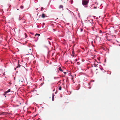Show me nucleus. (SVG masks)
Wrapping results in <instances>:
<instances>
[{
    "label": "nucleus",
    "instance_id": "nucleus-38",
    "mask_svg": "<svg viewBox=\"0 0 120 120\" xmlns=\"http://www.w3.org/2000/svg\"><path fill=\"white\" fill-rule=\"evenodd\" d=\"M107 32V31H106L105 32H106H106Z\"/></svg>",
    "mask_w": 120,
    "mask_h": 120
},
{
    "label": "nucleus",
    "instance_id": "nucleus-32",
    "mask_svg": "<svg viewBox=\"0 0 120 120\" xmlns=\"http://www.w3.org/2000/svg\"><path fill=\"white\" fill-rule=\"evenodd\" d=\"M79 62H78L77 63L78 64H79Z\"/></svg>",
    "mask_w": 120,
    "mask_h": 120
},
{
    "label": "nucleus",
    "instance_id": "nucleus-6",
    "mask_svg": "<svg viewBox=\"0 0 120 120\" xmlns=\"http://www.w3.org/2000/svg\"><path fill=\"white\" fill-rule=\"evenodd\" d=\"M63 6L62 5H60V6L59 7V8L60 9V8H62V10H63Z\"/></svg>",
    "mask_w": 120,
    "mask_h": 120
},
{
    "label": "nucleus",
    "instance_id": "nucleus-16",
    "mask_svg": "<svg viewBox=\"0 0 120 120\" xmlns=\"http://www.w3.org/2000/svg\"><path fill=\"white\" fill-rule=\"evenodd\" d=\"M59 89L60 90H61V86H60L59 88Z\"/></svg>",
    "mask_w": 120,
    "mask_h": 120
},
{
    "label": "nucleus",
    "instance_id": "nucleus-39",
    "mask_svg": "<svg viewBox=\"0 0 120 120\" xmlns=\"http://www.w3.org/2000/svg\"><path fill=\"white\" fill-rule=\"evenodd\" d=\"M17 10H19V9H17Z\"/></svg>",
    "mask_w": 120,
    "mask_h": 120
},
{
    "label": "nucleus",
    "instance_id": "nucleus-25",
    "mask_svg": "<svg viewBox=\"0 0 120 120\" xmlns=\"http://www.w3.org/2000/svg\"><path fill=\"white\" fill-rule=\"evenodd\" d=\"M83 30V29L82 28H81V30Z\"/></svg>",
    "mask_w": 120,
    "mask_h": 120
},
{
    "label": "nucleus",
    "instance_id": "nucleus-19",
    "mask_svg": "<svg viewBox=\"0 0 120 120\" xmlns=\"http://www.w3.org/2000/svg\"><path fill=\"white\" fill-rule=\"evenodd\" d=\"M97 8V7H94V9H96Z\"/></svg>",
    "mask_w": 120,
    "mask_h": 120
},
{
    "label": "nucleus",
    "instance_id": "nucleus-15",
    "mask_svg": "<svg viewBox=\"0 0 120 120\" xmlns=\"http://www.w3.org/2000/svg\"><path fill=\"white\" fill-rule=\"evenodd\" d=\"M44 9V8L43 7H42L41 8V11H43V10Z\"/></svg>",
    "mask_w": 120,
    "mask_h": 120
},
{
    "label": "nucleus",
    "instance_id": "nucleus-28",
    "mask_svg": "<svg viewBox=\"0 0 120 120\" xmlns=\"http://www.w3.org/2000/svg\"><path fill=\"white\" fill-rule=\"evenodd\" d=\"M38 8H37L36 9V10H38Z\"/></svg>",
    "mask_w": 120,
    "mask_h": 120
},
{
    "label": "nucleus",
    "instance_id": "nucleus-11",
    "mask_svg": "<svg viewBox=\"0 0 120 120\" xmlns=\"http://www.w3.org/2000/svg\"><path fill=\"white\" fill-rule=\"evenodd\" d=\"M70 2L71 4H72L73 3V1L72 0H70Z\"/></svg>",
    "mask_w": 120,
    "mask_h": 120
},
{
    "label": "nucleus",
    "instance_id": "nucleus-30",
    "mask_svg": "<svg viewBox=\"0 0 120 120\" xmlns=\"http://www.w3.org/2000/svg\"><path fill=\"white\" fill-rule=\"evenodd\" d=\"M67 10H68L69 11V10H68V8H67Z\"/></svg>",
    "mask_w": 120,
    "mask_h": 120
},
{
    "label": "nucleus",
    "instance_id": "nucleus-18",
    "mask_svg": "<svg viewBox=\"0 0 120 120\" xmlns=\"http://www.w3.org/2000/svg\"><path fill=\"white\" fill-rule=\"evenodd\" d=\"M74 51H73L72 52V54H74Z\"/></svg>",
    "mask_w": 120,
    "mask_h": 120
},
{
    "label": "nucleus",
    "instance_id": "nucleus-34",
    "mask_svg": "<svg viewBox=\"0 0 120 120\" xmlns=\"http://www.w3.org/2000/svg\"><path fill=\"white\" fill-rule=\"evenodd\" d=\"M92 67H93V65H92Z\"/></svg>",
    "mask_w": 120,
    "mask_h": 120
},
{
    "label": "nucleus",
    "instance_id": "nucleus-41",
    "mask_svg": "<svg viewBox=\"0 0 120 120\" xmlns=\"http://www.w3.org/2000/svg\"><path fill=\"white\" fill-rule=\"evenodd\" d=\"M6 97V96H5V97Z\"/></svg>",
    "mask_w": 120,
    "mask_h": 120
},
{
    "label": "nucleus",
    "instance_id": "nucleus-20",
    "mask_svg": "<svg viewBox=\"0 0 120 120\" xmlns=\"http://www.w3.org/2000/svg\"><path fill=\"white\" fill-rule=\"evenodd\" d=\"M64 73L65 74H66V72H64Z\"/></svg>",
    "mask_w": 120,
    "mask_h": 120
},
{
    "label": "nucleus",
    "instance_id": "nucleus-22",
    "mask_svg": "<svg viewBox=\"0 0 120 120\" xmlns=\"http://www.w3.org/2000/svg\"><path fill=\"white\" fill-rule=\"evenodd\" d=\"M4 112H2V113H1V114H4Z\"/></svg>",
    "mask_w": 120,
    "mask_h": 120
},
{
    "label": "nucleus",
    "instance_id": "nucleus-7",
    "mask_svg": "<svg viewBox=\"0 0 120 120\" xmlns=\"http://www.w3.org/2000/svg\"><path fill=\"white\" fill-rule=\"evenodd\" d=\"M98 65V64H97L95 63L94 64V66L95 67H97Z\"/></svg>",
    "mask_w": 120,
    "mask_h": 120
},
{
    "label": "nucleus",
    "instance_id": "nucleus-2",
    "mask_svg": "<svg viewBox=\"0 0 120 120\" xmlns=\"http://www.w3.org/2000/svg\"><path fill=\"white\" fill-rule=\"evenodd\" d=\"M41 16L43 18H44L45 17H47V16H45V14L43 13L42 14Z\"/></svg>",
    "mask_w": 120,
    "mask_h": 120
},
{
    "label": "nucleus",
    "instance_id": "nucleus-17",
    "mask_svg": "<svg viewBox=\"0 0 120 120\" xmlns=\"http://www.w3.org/2000/svg\"><path fill=\"white\" fill-rule=\"evenodd\" d=\"M25 36H25V38H26L27 37V35L26 34V33H25Z\"/></svg>",
    "mask_w": 120,
    "mask_h": 120
},
{
    "label": "nucleus",
    "instance_id": "nucleus-44",
    "mask_svg": "<svg viewBox=\"0 0 120 120\" xmlns=\"http://www.w3.org/2000/svg\"><path fill=\"white\" fill-rule=\"evenodd\" d=\"M96 70H98V69H96Z\"/></svg>",
    "mask_w": 120,
    "mask_h": 120
},
{
    "label": "nucleus",
    "instance_id": "nucleus-27",
    "mask_svg": "<svg viewBox=\"0 0 120 120\" xmlns=\"http://www.w3.org/2000/svg\"><path fill=\"white\" fill-rule=\"evenodd\" d=\"M49 44H50V42L49 41Z\"/></svg>",
    "mask_w": 120,
    "mask_h": 120
},
{
    "label": "nucleus",
    "instance_id": "nucleus-43",
    "mask_svg": "<svg viewBox=\"0 0 120 120\" xmlns=\"http://www.w3.org/2000/svg\"><path fill=\"white\" fill-rule=\"evenodd\" d=\"M93 16L94 17H95V16Z\"/></svg>",
    "mask_w": 120,
    "mask_h": 120
},
{
    "label": "nucleus",
    "instance_id": "nucleus-13",
    "mask_svg": "<svg viewBox=\"0 0 120 120\" xmlns=\"http://www.w3.org/2000/svg\"><path fill=\"white\" fill-rule=\"evenodd\" d=\"M45 24L43 22V23H42V28H43L44 27V26H43L45 25Z\"/></svg>",
    "mask_w": 120,
    "mask_h": 120
},
{
    "label": "nucleus",
    "instance_id": "nucleus-23",
    "mask_svg": "<svg viewBox=\"0 0 120 120\" xmlns=\"http://www.w3.org/2000/svg\"><path fill=\"white\" fill-rule=\"evenodd\" d=\"M78 15H79V17H80V15H79V13H78Z\"/></svg>",
    "mask_w": 120,
    "mask_h": 120
},
{
    "label": "nucleus",
    "instance_id": "nucleus-42",
    "mask_svg": "<svg viewBox=\"0 0 120 120\" xmlns=\"http://www.w3.org/2000/svg\"><path fill=\"white\" fill-rule=\"evenodd\" d=\"M92 5H94V4H92Z\"/></svg>",
    "mask_w": 120,
    "mask_h": 120
},
{
    "label": "nucleus",
    "instance_id": "nucleus-24",
    "mask_svg": "<svg viewBox=\"0 0 120 120\" xmlns=\"http://www.w3.org/2000/svg\"><path fill=\"white\" fill-rule=\"evenodd\" d=\"M69 23H67V25H69Z\"/></svg>",
    "mask_w": 120,
    "mask_h": 120
},
{
    "label": "nucleus",
    "instance_id": "nucleus-21",
    "mask_svg": "<svg viewBox=\"0 0 120 120\" xmlns=\"http://www.w3.org/2000/svg\"><path fill=\"white\" fill-rule=\"evenodd\" d=\"M20 17L19 16V20H20H20H21V19H20Z\"/></svg>",
    "mask_w": 120,
    "mask_h": 120
},
{
    "label": "nucleus",
    "instance_id": "nucleus-31",
    "mask_svg": "<svg viewBox=\"0 0 120 120\" xmlns=\"http://www.w3.org/2000/svg\"><path fill=\"white\" fill-rule=\"evenodd\" d=\"M79 62H78L77 63L78 64H79Z\"/></svg>",
    "mask_w": 120,
    "mask_h": 120
},
{
    "label": "nucleus",
    "instance_id": "nucleus-40",
    "mask_svg": "<svg viewBox=\"0 0 120 120\" xmlns=\"http://www.w3.org/2000/svg\"><path fill=\"white\" fill-rule=\"evenodd\" d=\"M119 46H120V44L119 45Z\"/></svg>",
    "mask_w": 120,
    "mask_h": 120
},
{
    "label": "nucleus",
    "instance_id": "nucleus-1",
    "mask_svg": "<svg viewBox=\"0 0 120 120\" xmlns=\"http://www.w3.org/2000/svg\"><path fill=\"white\" fill-rule=\"evenodd\" d=\"M89 2V0L87 1L86 0H82V4L85 8L87 7V5Z\"/></svg>",
    "mask_w": 120,
    "mask_h": 120
},
{
    "label": "nucleus",
    "instance_id": "nucleus-37",
    "mask_svg": "<svg viewBox=\"0 0 120 120\" xmlns=\"http://www.w3.org/2000/svg\"><path fill=\"white\" fill-rule=\"evenodd\" d=\"M109 32H110V31H109Z\"/></svg>",
    "mask_w": 120,
    "mask_h": 120
},
{
    "label": "nucleus",
    "instance_id": "nucleus-9",
    "mask_svg": "<svg viewBox=\"0 0 120 120\" xmlns=\"http://www.w3.org/2000/svg\"><path fill=\"white\" fill-rule=\"evenodd\" d=\"M23 8L24 7L23 6L21 5L20 6V8L22 9H23Z\"/></svg>",
    "mask_w": 120,
    "mask_h": 120
},
{
    "label": "nucleus",
    "instance_id": "nucleus-4",
    "mask_svg": "<svg viewBox=\"0 0 120 120\" xmlns=\"http://www.w3.org/2000/svg\"><path fill=\"white\" fill-rule=\"evenodd\" d=\"M19 60L18 61V66L16 67V68H19L20 67V66H21V65H20L19 64Z\"/></svg>",
    "mask_w": 120,
    "mask_h": 120
},
{
    "label": "nucleus",
    "instance_id": "nucleus-33",
    "mask_svg": "<svg viewBox=\"0 0 120 120\" xmlns=\"http://www.w3.org/2000/svg\"><path fill=\"white\" fill-rule=\"evenodd\" d=\"M53 30H55V29H53Z\"/></svg>",
    "mask_w": 120,
    "mask_h": 120
},
{
    "label": "nucleus",
    "instance_id": "nucleus-26",
    "mask_svg": "<svg viewBox=\"0 0 120 120\" xmlns=\"http://www.w3.org/2000/svg\"><path fill=\"white\" fill-rule=\"evenodd\" d=\"M90 8H91L92 7V6L91 5L90 6Z\"/></svg>",
    "mask_w": 120,
    "mask_h": 120
},
{
    "label": "nucleus",
    "instance_id": "nucleus-5",
    "mask_svg": "<svg viewBox=\"0 0 120 120\" xmlns=\"http://www.w3.org/2000/svg\"><path fill=\"white\" fill-rule=\"evenodd\" d=\"M52 101H54V94H53L52 95Z\"/></svg>",
    "mask_w": 120,
    "mask_h": 120
},
{
    "label": "nucleus",
    "instance_id": "nucleus-29",
    "mask_svg": "<svg viewBox=\"0 0 120 120\" xmlns=\"http://www.w3.org/2000/svg\"><path fill=\"white\" fill-rule=\"evenodd\" d=\"M47 39H49L50 40V38H47Z\"/></svg>",
    "mask_w": 120,
    "mask_h": 120
},
{
    "label": "nucleus",
    "instance_id": "nucleus-36",
    "mask_svg": "<svg viewBox=\"0 0 120 120\" xmlns=\"http://www.w3.org/2000/svg\"><path fill=\"white\" fill-rule=\"evenodd\" d=\"M76 61H77V59H76Z\"/></svg>",
    "mask_w": 120,
    "mask_h": 120
},
{
    "label": "nucleus",
    "instance_id": "nucleus-3",
    "mask_svg": "<svg viewBox=\"0 0 120 120\" xmlns=\"http://www.w3.org/2000/svg\"><path fill=\"white\" fill-rule=\"evenodd\" d=\"M10 91H11V90L10 89H9L8 90V91H6L5 92L4 94H3V95H5V94H7V93H8L10 92Z\"/></svg>",
    "mask_w": 120,
    "mask_h": 120
},
{
    "label": "nucleus",
    "instance_id": "nucleus-8",
    "mask_svg": "<svg viewBox=\"0 0 120 120\" xmlns=\"http://www.w3.org/2000/svg\"><path fill=\"white\" fill-rule=\"evenodd\" d=\"M59 69L60 71H62V72L63 71L61 69V67H60L59 68Z\"/></svg>",
    "mask_w": 120,
    "mask_h": 120
},
{
    "label": "nucleus",
    "instance_id": "nucleus-12",
    "mask_svg": "<svg viewBox=\"0 0 120 120\" xmlns=\"http://www.w3.org/2000/svg\"><path fill=\"white\" fill-rule=\"evenodd\" d=\"M69 11L70 12L71 14L72 15V14H73V15L74 16V15L73 13L71 11H70V10H69Z\"/></svg>",
    "mask_w": 120,
    "mask_h": 120
},
{
    "label": "nucleus",
    "instance_id": "nucleus-35",
    "mask_svg": "<svg viewBox=\"0 0 120 120\" xmlns=\"http://www.w3.org/2000/svg\"><path fill=\"white\" fill-rule=\"evenodd\" d=\"M36 1H37V2H38V0H36Z\"/></svg>",
    "mask_w": 120,
    "mask_h": 120
},
{
    "label": "nucleus",
    "instance_id": "nucleus-14",
    "mask_svg": "<svg viewBox=\"0 0 120 120\" xmlns=\"http://www.w3.org/2000/svg\"><path fill=\"white\" fill-rule=\"evenodd\" d=\"M99 33H103L104 32H102L101 30H99Z\"/></svg>",
    "mask_w": 120,
    "mask_h": 120
},
{
    "label": "nucleus",
    "instance_id": "nucleus-10",
    "mask_svg": "<svg viewBox=\"0 0 120 120\" xmlns=\"http://www.w3.org/2000/svg\"><path fill=\"white\" fill-rule=\"evenodd\" d=\"M37 35H38V36H40V34H36L35 35V36Z\"/></svg>",
    "mask_w": 120,
    "mask_h": 120
}]
</instances>
